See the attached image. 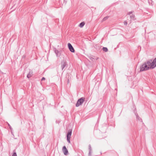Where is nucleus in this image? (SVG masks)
Returning <instances> with one entry per match:
<instances>
[{
  "label": "nucleus",
  "mask_w": 156,
  "mask_h": 156,
  "mask_svg": "<svg viewBox=\"0 0 156 156\" xmlns=\"http://www.w3.org/2000/svg\"><path fill=\"white\" fill-rule=\"evenodd\" d=\"M92 151H89L88 156H91Z\"/></svg>",
  "instance_id": "aec40b11"
},
{
  "label": "nucleus",
  "mask_w": 156,
  "mask_h": 156,
  "mask_svg": "<svg viewBox=\"0 0 156 156\" xmlns=\"http://www.w3.org/2000/svg\"><path fill=\"white\" fill-rule=\"evenodd\" d=\"M12 156H17L16 153L14 150L13 151Z\"/></svg>",
  "instance_id": "4468645a"
},
{
  "label": "nucleus",
  "mask_w": 156,
  "mask_h": 156,
  "mask_svg": "<svg viewBox=\"0 0 156 156\" xmlns=\"http://www.w3.org/2000/svg\"><path fill=\"white\" fill-rule=\"evenodd\" d=\"M32 75V72L31 71H30L27 75V77L28 78H30Z\"/></svg>",
  "instance_id": "6e6552de"
},
{
  "label": "nucleus",
  "mask_w": 156,
  "mask_h": 156,
  "mask_svg": "<svg viewBox=\"0 0 156 156\" xmlns=\"http://www.w3.org/2000/svg\"><path fill=\"white\" fill-rule=\"evenodd\" d=\"M68 46L69 49L70 51H71L72 52H74L75 50L73 48V46L70 43H68Z\"/></svg>",
  "instance_id": "39448f33"
},
{
  "label": "nucleus",
  "mask_w": 156,
  "mask_h": 156,
  "mask_svg": "<svg viewBox=\"0 0 156 156\" xmlns=\"http://www.w3.org/2000/svg\"><path fill=\"white\" fill-rule=\"evenodd\" d=\"M72 133V130L69 129L68 130L67 134V137H70Z\"/></svg>",
  "instance_id": "0eeeda50"
},
{
  "label": "nucleus",
  "mask_w": 156,
  "mask_h": 156,
  "mask_svg": "<svg viewBox=\"0 0 156 156\" xmlns=\"http://www.w3.org/2000/svg\"><path fill=\"white\" fill-rule=\"evenodd\" d=\"M134 17H135V15L133 14H132V15L130 16V17L131 19L130 21H131V20H135Z\"/></svg>",
  "instance_id": "9d476101"
},
{
  "label": "nucleus",
  "mask_w": 156,
  "mask_h": 156,
  "mask_svg": "<svg viewBox=\"0 0 156 156\" xmlns=\"http://www.w3.org/2000/svg\"><path fill=\"white\" fill-rule=\"evenodd\" d=\"M62 69L63 70L65 67H67L68 64L66 61H63L61 62Z\"/></svg>",
  "instance_id": "20e7f679"
},
{
  "label": "nucleus",
  "mask_w": 156,
  "mask_h": 156,
  "mask_svg": "<svg viewBox=\"0 0 156 156\" xmlns=\"http://www.w3.org/2000/svg\"><path fill=\"white\" fill-rule=\"evenodd\" d=\"M8 126L9 127V129L11 130V133H12V128L9 123H8Z\"/></svg>",
  "instance_id": "f3484780"
},
{
  "label": "nucleus",
  "mask_w": 156,
  "mask_h": 156,
  "mask_svg": "<svg viewBox=\"0 0 156 156\" xmlns=\"http://www.w3.org/2000/svg\"><path fill=\"white\" fill-rule=\"evenodd\" d=\"M103 51L106 52L108 51V49L106 47H103L102 48Z\"/></svg>",
  "instance_id": "f8f14e48"
},
{
  "label": "nucleus",
  "mask_w": 156,
  "mask_h": 156,
  "mask_svg": "<svg viewBox=\"0 0 156 156\" xmlns=\"http://www.w3.org/2000/svg\"><path fill=\"white\" fill-rule=\"evenodd\" d=\"M135 115L136 116V118L137 119L140 120H141V119L139 117V116L137 114H135Z\"/></svg>",
  "instance_id": "ddd939ff"
},
{
  "label": "nucleus",
  "mask_w": 156,
  "mask_h": 156,
  "mask_svg": "<svg viewBox=\"0 0 156 156\" xmlns=\"http://www.w3.org/2000/svg\"><path fill=\"white\" fill-rule=\"evenodd\" d=\"M89 151H92V148L90 144L89 145Z\"/></svg>",
  "instance_id": "dca6fc26"
},
{
  "label": "nucleus",
  "mask_w": 156,
  "mask_h": 156,
  "mask_svg": "<svg viewBox=\"0 0 156 156\" xmlns=\"http://www.w3.org/2000/svg\"><path fill=\"white\" fill-rule=\"evenodd\" d=\"M45 78L44 77H43L41 79V80L42 81L44 80H45Z\"/></svg>",
  "instance_id": "5701e85b"
},
{
  "label": "nucleus",
  "mask_w": 156,
  "mask_h": 156,
  "mask_svg": "<svg viewBox=\"0 0 156 156\" xmlns=\"http://www.w3.org/2000/svg\"><path fill=\"white\" fill-rule=\"evenodd\" d=\"M70 80L69 78H68L67 80V83L68 84L70 83Z\"/></svg>",
  "instance_id": "4be33fe9"
},
{
  "label": "nucleus",
  "mask_w": 156,
  "mask_h": 156,
  "mask_svg": "<svg viewBox=\"0 0 156 156\" xmlns=\"http://www.w3.org/2000/svg\"><path fill=\"white\" fill-rule=\"evenodd\" d=\"M133 12V11H130V12H129L128 13V14L129 15H130V14H131V13H132Z\"/></svg>",
  "instance_id": "412c9836"
},
{
  "label": "nucleus",
  "mask_w": 156,
  "mask_h": 156,
  "mask_svg": "<svg viewBox=\"0 0 156 156\" xmlns=\"http://www.w3.org/2000/svg\"><path fill=\"white\" fill-rule=\"evenodd\" d=\"M85 24V23L84 22H81L79 25V27L81 28L83 27Z\"/></svg>",
  "instance_id": "1a4fd4ad"
},
{
  "label": "nucleus",
  "mask_w": 156,
  "mask_h": 156,
  "mask_svg": "<svg viewBox=\"0 0 156 156\" xmlns=\"http://www.w3.org/2000/svg\"><path fill=\"white\" fill-rule=\"evenodd\" d=\"M84 99V98L83 97H82L78 99L76 105V107H78L80 105H81L83 103Z\"/></svg>",
  "instance_id": "7ed1b4c3"
},
{
  "label": "nucleus",
  "mask_w": 156,
  "mask_h": 156,
  "mask_svg": "<svg viewBox=\"0 0 156 156\" xmlns=\"http://www.w3.org/2000/svg\"><path fill=\"white\" fill-rule=\"evenodd\" d=\"M152 59H150L149 61H147V62H145V63L147 64V65L148 66L150 67V69H153L155 68L154 66V65L152 64Z\"/></svg>",
  "instance_id": "f03ea898"
},
{
  "label": "nucleus",
  "mask_w": 156,
  "mask_h": 156,
  "mask_svg": "<svg viewBox=\"0 0 156 156\" xmlns=\"http://www.w3.org/2000/svg\"><path fill=\"white\" fill-rule=\"evenodd\" d=\"M62 151L65 155H67L68 154V151L65 146H64L62 149Z\"/></svg>",
  "instance_id": "423d86ee"
},
{
  "label": "nucleus",
  "mask_w": 156,
  "mask_h": 156,
  "mask_svg": "<svg viewBox=\"0 0 156 156\" xmlns=\"http://www.w3.org/2000/svg\"><path fill=\"white\" fill-rule=\"evenodd\" d=\"M64 2H66H66H67V1L66 0H64Z\"/></svg>",
  "instance_id": "b1692460"
},
{
  "label": "nucleus",
  "mask_w": 156,
  "mask_h": 156,
  "mask_svg": "<svg viewBox=\"0 0 156 156\" xmlns=\"http://www.w3.org/2000/svg\"><path fill=\"white\" fill-rule=\"evenodd\" d=\"M70 137H67V140L68 143H70Z\"/></svg>",
  "instance_id": "2eb2a0df"
},
{
  "label": "nucleus",
  "mask_w": 156,
  "mask_h": 156,
  "mask_svg": "<svg viewBox=\"0 0 156 156\" xmlns=\"http://www.w3.org/2000/svg\"><path fill=\"white\" fill-rule=\"evenodd\" d=\"M152 63L153 65H154L155 67L156 66V58L153 61Z\"/></svg>",
  "instance_id": "9b49d317"
},
{
  "label": "nucleus",
  "mask_w": 156,
  "mask_h": 156,
  "mask_svg": "<svg viewBox=\"0 0 156 156\" xmlns=\"http://www.w3.org/2000/svg\"><path fill=\"white\" fill-rule=\"evenodd\" d=\"M108 16H106V17H104L103 19V21L107 19H108Z\"/></svg>",
  "instance_id": "a211bd4d"
},
{
  "label": "nucleus",
  "mask_w": 156,
  "mask_h": 156,
  "mask_svg": "<svg viewBox=\"0 0 156 156\" xmlns=\"http://www.w3.org/2000/svg\"><path fill=\"white\" fill-rule=\"evenodd\" d=\"M150 67L148 66L144 62L140 67V72L144 71L149 70Z\"/></svg>",
  "instance_id": "f257e3e1"
},
{
  "label": "nucleus",
  "mask_w": 156,
  "mask_h": 156,
  "mask_svg": "<svg viewBox=\"0 0 156 156\" xmlns=\"http://www.w3.org/2000/svg\"><path fill=\"white\" fill-rule=\"evenodd\" d=\"M124 24L125 25H126L127 24V23L126 21H124Z\"/></svg>",
  "instance_id": "6ab92c4d"
}]
</instances>
